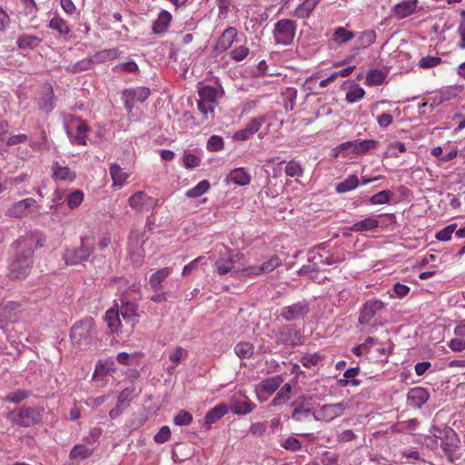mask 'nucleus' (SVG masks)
Masks as SVG:
<instances>
[{
  "mask_svg": "<svg viewBox=\"0 0 465 465\" xmlns=\"http://www.w3.org/2000/svg\"><path fill=\"white\" fill-rule=\"evenodd\" d=\"M121 302L122 304L119 309V313L125 322H130L134 326L137 322L136 318L138 317V305L135 302L127 300H121Z\"/></svg>",
  "mask_w": 465,
  "mask_h": 465,
  "instance_id": "nucleus-22",
  "label": "nucleus"
},
{
  "mask_svg": "<svg viewBox=\"0 0 465 465\" xmlns=\"http://www.w3.org/2000/svg\"><path fill=\"white\" fill-rule=\"evenodd\" d=\"M282 264V260L277 255L271 256L266 262L259 266H249L242 269L244 276L260 275L263 272H271Z\"/></svg>",
  "mask_w": 465,
  "mask_h": 465,
  "instance_id": "nucleus-16",
  "label": "nucleus"
},
{
  "mask_svg": "<svg viewBox=\"0 0 465 465\" xmlns=\"http://www.w3.org/2000/svg\"><path fill=\"white\" fill-rule=\"evenodd\" d=\"M384 303L380 300L367 301L361 309L359 315V323L367 325L373 317L384 308Z\"/></svg>",
  "mask_w": 465,
  "mask_h": 465,
  "instance_id": "nucleus-15",
  "label": "nucleus"
},
{
  "mask_svg": "<svg viewBox=\"0 0 465 465\" xmlns=\"http://www.w3.org/2000/svg\"><path fill=\"white\" fill-rule=\"evenodd\" d=\"M441 63V58L438 56H424L419 60L418 65L420 68L427 69L437 66Z\"/></svg>",
  "mask_w": 465,
  "mask_h": 465,
  "instance_id": "nucleus-52",
  "label": "nucleus"
},
{
  "mask_svg": "<svg viewBox=\"0 0 465 465\" xmlns=\"http://www.w3.org/2000/svg\"><path fill=\"white\" fill-rule=\"evenodd\" d=\"M171 274V269L168 267L162 268L153 272L149 280L152 289L156 292L162 289V282Z\"/></svg>",
  "mask_w": 465,
  "mask_h": 465,
  "instance_id": "nucleus-29",
  "label": "nucleus"
},
{
  "mask_svg": "<svg viewBox=\"0 0 465 465\" xmlns=\"http://www.w3.org/2000/svg\"><path fill=\"white\" fill-rule=\"evenodd\" d=\"M296 22L291 19H281L272 31L276 45H289L292 43L296 33Z\"/></svg>",
  "mask_w": 465,
  "mask_h": 465,
  "instance_id": "nucleus-7",
  "label": "nucleus"
},
{
  "mask_svg": "<svg viewBox=\"0 0 465 465\" xmlns=\"http://www.w3.org/2000/svg\"><path fill=\"white\" fill-rule=\"evenodd\" d=\"M249 53H250V50L248 47L241 45V46L235 47L230 53V57L236 62H241L247 57Z\"/></svg>",
  "mask_w": 465,
  "mask_h": 465,
  "instance_id": "nucleus-55",
  "label": "nucleus"
},
{
  "mask_svg": "<svg viewBox=\"0 0 465 465\" xmlns=\"http://www.w3.org/2000/svg\"><path fill=\"white\" fill-rule=\"evenodd\" d=\"M302 173L303 169L302 165L294 160L290 161L285 166V173L287 176L298 177L302 176Z\"/></svg>",
  "mask_w": 465,
  "mask_h": 465,
  "instance_id": "nucleus-51",
  "label": "nucleus"
},
{
  "mask_svg": "<svg viewBox=\"0 0 465 465\" xmlns=\"http://www.w3.org/2000/svg\"><path fill=\"white\" fill-rule=\"evenodd\" d=\"M292 390V385L285 383L272 401V405L279 406L284 404L291 398Z\"/></svg>",
  "mask_w": 465,
  "mask_h": 465,
  "instance_id": "nucleus-37",
  "label": "nucleus"
},
{
  "mask_svg": "<svg viewBox=\"0 0 465 465\" xmlns=\"http://www.w3.org/2000/svg\"><path fill=\"white\" fill-rule=\"evenodd\" d=\"M94 64V61L91 58L82 59L71 66L66 67V71L71 74H77L80 72H84L89 70Z\"/></svg>",
  "mask_w": 465,
  "mask_h": 465,
  "instance_id": "nucleus-45",
  "label": "nucleus"
},
{
  "mask_svg": "<svg viewBox=\"0 0 465 465\" xmlns=\"http://www.w3.org/2000/svg\"><path fill=\"white\" fill-rule=\"evenodd\" d=\"M16 244L19 252L8 267V276L12 280L25 279L29 274L33 263L32 242L28 244L25 240L19 239Z\"/></svg>",
  "mask_w": 465,
  "mask_h": 465,
  "instance_id": "nucleus-1",
  "label": "nucleus"
},
{
  "mask_svg": "<svg viewBox=\"0 0 465 465\" xmlns=\"http://www.w3.org/2000/svg\"><path fill=\"white\" fill-rule=\"evenodd\" d=\"M238 32L235 27L230 26L226 28L222 35L218 38L216 44L213 46V50L219 54H222L228 50L234 43L237 37Z\"/></svg>",
  "mask_w": 465,
  "mask_h": 465,
  "instance_id": "nucleus-18",
  "label": "nucleus"
},
{
  "mask_svg": "<svg viewBox=\"0 0 465 465\" xmlns=\"http://www.w3.org/2000/svg\"><path fill=\"white\" fill-rule=\"evenodd\" d=\"M84 200V193L80 190H76L66 198L67 205L70 209L78 207Z\"/></svg>",
  "mask_w": 465,
  "mask_h": 465,
  "instance_id": "nucleus-53",
  "label": "nucleus"
},
{
  "mask_svg": "<svg viewBox=\"0 0 465 465\" xmlns=\"http://www.w3.org/2000/svg\"><path fill=\"white\" fill-rule=\"evenodd\" d=\"M150 94L151 92L147 87H137L135 89H126L124 91V95L141 103L144 102L149 97Z\"/></svg>",
  "mask_w": 465,
  "mask_h": 465,
  "instance_id": "nucleus-38",
  "label": "nucleus"
},
{
  "mask_svg": "<svg viewBox=\"0 0 465 465\" xmlns=\"http://www.w3.org/2000/svg\"><path fill=\"white\" fill-rule=\"evenodd\" d=\"M283 379L280 375L268 378L262 381L261 388L262 391L272 394L280 387Z\"/></svg>",
  "mask_w": 465,
  "mask_h": 465,
  "instance_id": "nucleus-39",
  "label": "nucleus"
},
{
  "mask_svg": "<svg viewBox=\"0 0 465 465\" xmlns=\"http://www.w3.org/2000/svg\"><path fill=\"white\" fill-rule=\"evenodd\" d=\"M378 142L373 139L363 141L354 140L341 143L337 149L340 152H344L351 149V153L354 154H363L369 152L371 149L376 148Z\"/></svg>",
  "mask_w": 465,
  "mask_h": 465,
  "instance_id": "nucleus-13",
  "label": "nucleus"
},
{
  "mask_svg": "<svg viewBox=\"0 0 465 465\" xmlns=\"http://www.w3.org/2000/svg\"><path fill=\"white\" fill-rule=\"evenodd\" d=\"M379 226V221L372 218L368 217L361 221H359L355 223H353L351 227H349L350 231L352 232H367V231H372L376 229Z\"/></svg>",
  "mask_w": 465,
  "mask_h": 465,
  "instance_id": "nucleus-30",
  "label": "nucleus"
},
{
  "mask_svg": "<svg viewBox=\"0 0 465 465\" xmlns=\"http://www.w3.org/2000/svg\"><path fill=\"white\" fill-rule=\"evenodd\" d=\"M110 174L115 186H122L128 178V174L123 172V169L115 163L110 166Z\"/></svg>",
  "mask_w": 465,
  "mask_h": 465,
  "instance_id": "nucleus-36",
  "label": "nucleus"
},
{
  "mask_svg": "<svg viewBox=\"0 0 465 465\" xmlns=\"http://www.w3.org/2000/svg\"><path fill=\"white\" fill-rule=\"evenodd\" d=\"M457 227L456 223L450 224L436 233V239L446 242L450 240L452 233Z\"/></svg>",
  "mask_w": 465,
  "mask_h": 465,
  "instance_id": "nucleus-56",
  "label": "nucleus"
},
{
  "mask_svg": "<svg viewBox=\"0 0 465 465\" xmlns=\"http://www.w3.org/2000/svg\"><path fill=\"white\" fill-rule=\"evenodd\" d=\"M171 437V430L168 426H163L154 436V441L158 444H163L169 440Z\"/></svg>",
  "mask_w": 465,
  "mask_h": 465,
  "instance_id": "nucleus-60",
  "label": "nucleus"
},
{
  "mask_svg": "<svg viewBox=\"0 0 465 465\" xmlns=\"http://www.w3.org/2000/svg\"><path fill=\"white\" fill-rule=\"evenodd\" d=\"M393 196L392 192L390 190H384L381 192H379L372 195L370 198V203L371 204H384L390 203L391 197Z\"/></svg>",
  "mask_w": 465,
  "mask_h": 465,
  "instance_id": "nucleus-48",
  "label": "nucleus"
},
{
  "mask_svg": "<svg viewBox=\"0 0 465 465\" xmlns=\"http://www.w3.org/2000/svg\"><path fill=\"white\" fill-rule=\"evenodd\" d=\"M86 132H87V126L81 123L76 127V134L74 138V141L77 144L84 145L86 143L85 138H86Z\"/></svg>",
  "mask_w": 465,
  "mask_h": 465,
  "instance_id": "nucleus-58",
  "label": "nucleus"
},
{
  "mask_svg": "<svg viewBox=\"0 0 465 465\" xmlns=\"http://www.w3.org/2000/svg\"><path fill=\"white\" fill-rule=\"evenodd\" d=\"M16 43L20 49H34L40 45L41 39L35 35L24 34L18 36Z\"/></svg>",
  "mask_w": 465,
  "mask_h": 465,
  "instance_id": "nucleus-31",
  "label": "nucleus"
},
{
  "mask_svg": "<svg viewBox=\"0 0 465 465\" xmlns=\"http://www.w3.org/2000/svg\"><path fill=\"white\" fill-rule=\"evenodd\" d=\"M422 444L430 450H436L440 446L439 439L435 438L433 434L431 436L426 435L423 437Z\"/></svg>",
  "mask_w": 465,
  "mask_h": 465,
  "instance_id": "nucleus-63",
  "label": "nucleus"
},
{
  "mask_svg": "<svg viewBox=\"0 0 465 465\" xmlns=\"http://www.w3.org/2000/svg\"><path fill=\"white\" fill-rule=\"evenodd\" d=\"M104 321L106 322L107 327L110 329L111 332L117 333L119 331L121 320L118 304H115L114 307L106 311Z\"/></svg>",
  "mask_w": 465,
  "mask_h": 465,
  "instance_id": "nucleus-23",
  "label": "nucleus"
},
{
  "mask_svg": "<svg viewBox=\"0 0 465 465\" xmlns=\"http://www.w3.org/2000/svg\"><path fill=\"white\" fill-rule=\"evenodd\" d=\"M346 409L343 402L334 404H323L319 410L313 411L312 417L315 420L329 422L337 417L341 416Z\"/></svg>",
  "mask_w": 465,
  "mask_h": 465,
  "instance_id": "nucleus-11",
  "label": "nucleus"
},
{
  "mask_svg": "<svg viewBox=\"0 0 465 465\" xmlns=\"http://www.w3.org/2000/svg\"><path fill=\"white\" fill-rule=\"evenodd\" d=\"M354 37V34L344 27H338L334 30L333 40L339 44H345Z\"/></svg>",
  "mask_w": 465,
  "mask_h": 465,
  "instance_id": "nucleus-47",
  "label": "nucleus"
},
{
  "mask_svg": "<svg viewBox=\"0 0 465 465\" xmlns=\"http://www.w3.org/2000/svg\"><path fill=\"white\" fill-rule=\"evenodd\" d=\"M263 119L252 118L246 124L245 128L234 133L233 139L238 141H245L257 133L262 124Z\"/></svg>",
  "mask_w": 465,
  "mask_h": 465,
  "instance_id": "nucleus-21",
  "label": "nucleus"
},
{
  "mask_svg": "<svg viewBox=\"0 0 465 465\" xmlns=\"http://www.w3.org/2000/svg\"><path fill=\"white\" fill-rule=\"evenodd\" d=\"M38 107L43 112L49 114L53 111L54 105V94L51 84H45L41 91L38 100Z\"/></svg>",
  "mask_w": 465,
  "mask_h": 465,
  "instance_id": "nucleus-19",
  "label": "nucleus"
},
{
  "mask_svg": "<svg viewBox=\"0 0 465 465\" xmlns=\"http://www.w3.org/2000/svg\"><path fill=\"white\" fill-rule=\"evenodd\" d=\"M158 200H154L144 192H137L128 199V203L132 209L138 213L148 212L157 205Z\"/></svg>",
  "mask_w": 465,
  "mask_h": 465,
  "instance_id": "nucleus-12",
  "label": "nucleus"
},
{
  "mask_svg": "<svg viewBox=\"0 0 465 465\" xmlns=\"http://www.w3.org/2000/svg\"><path fill=\"white\" fill-rule=\"evenodd\" d=\"M43 409L22 407L10 412V419L21 427H31L41 421Z\"/></svg>",
  "mask_w": 465,
  "mask_h": 465,
  "instance_id": "nucleus-5",
  "label": "nucleus"
},
{
  "mask_svg": "<svg viewBox=\"0 0 465 465\" xmlns=\"http://www.w3.org/2000/svg\"><path fill=\"white\" fill-rule=\"evenodd\" d=\"M461 22L458 26V35L460 38V41L458 44V46L460 49H465V10L460 11Z\"/></svg>",
  "mask_w": 465,
  "mask_h": 465,
  "instance_id": "nucleus-62",
  "label": "nucleus"
},
{
  "mask_svg": "<svg viewBox=\"0 0 465 465\" xmlns=\"http://www.w3.org/2000/svg\"><path fill=\"white\" fill-rule=\"evenodd\" d=\"M359 185V179L355 174L348 176L344 181L337 183L336 192L338 193H344L350 192Z\"/></svg>",
  "mask_w": 465,
  "mask_h": 465,
  "instance_id": "nucleus-34",
  "label": "nucleus"
},
{
  "mask_svg": "<svg viewBox=\"0 0 465 465\" xmlns=\"http://www.w3.org/2000/svg\"><path fill=\"white\" fill-rule=\"evenodd\" d=\"M224 146L223 140L221 136L213 135L208 139L206 148L210 152H218Z\"/></svg>",
  "mask_w": 465,
  "mask_h": 465,
  "instance_id": "nucleus-54",
  "label": "nucleus"
},
{
  "mask_svg": "<svg viewBox=\"0 0 465 465\" xmlns=\"http://www.w3.org/2000/svg\"><path fill=\"white\" fill-rule=\"evenodd\" d=\"M99 61L114 60L119 56V51L116 48L105 49L96 54Z\"/></svg>",
  "mask_w": 465,
  "mask_h": 465,
  "instance_id": "nucleus-59",
  "label": "nucleus"
},
{
  "mask_svg": "<svg viewBox=\"0 0 465 465\" xmlns=\"http://www.w3.org/2000/svg\"><path fill=\"white\" fill-rule=\"evenodd\" d=\"M228 412V407L225 403H220L211 409L204 417V425L208 428L217 422Z\"/></svg>",
  "mask_w": 465,
  "mask_h": 465,
  "instance_id": "nucleus-25",
  "label": "nucleus"
},
{
  "mask_svg": "<svg viewBox=\"0 0 465 465\" xmlns=\"http://www.w3.org/2000/svg\"><path fill=\"white\" fill-rule=\"evenodd\" d=\"M29 393L24 390H17L6 395L5 401L9 402L18 403L26 398H28Z\"/></svg>",
  "mask_w": 465,
  "mask_h": 465,
  "instance_id": "nucleus-57",
  "label": "nucleus"
},
{
  "mask_svg": "<svg viewBox=\"0 0 465 465\" xmlns=\"http://www.w3.org/2000/svg\"><path fill=\"white\" fill-rule=\"evenodd\" d=\"M310 312V304L307 301L302 300L282 308L278 317L286 322L302 320Z\"/></svg>",
  "mask_w": 465,
  "mask_h": 465,
  "instance_id": "nucleus-9",
  "label": "nucleus"
},
{
  "mask_svg": "<svg viewBox=\"0 0 465 465\" xmlns=\"http://www.w3.org/2000/svg\"><path fill=\"white\" fill-rule=\"evenodd\" d=\"M193 421V415L184 410H181L174 417L173 423L178 426H188Z\"/></svg>",
  "mask_w": 465,
  "mask_h": 465,
  "instance_id": "nucleus-50",
  "label": "nucleus"
},
{
  "mask_svg": "<svg viewBox=\"0 0 465 465\" xmlns=\"http://www.w3.org/2000/svg\"><path fill=\"white\" fill-rule=\"evenodd\" d=\"M430 398L429 391L422 387H415L409 391L407 401L414 408H420L428 401Z\"/></svg>",
  "mask_w": 465,
  "mask_h": 465,
  "instance_id": "nucleus-20",
  "label": "nucleus"
},
{
  "mask_svg": "<svg viewBox=\"0 0 465 465\" xmlns=\"http://www.w3.org/2000/svg\"><path fill=\"white\" fill-rule=\"evenodd\" d=\"M134 391V387H128L123 390L117 399L116 405L127 409L130 406L131 396Z\"/></svg>",
  "mask_w": 465,
  "mask_h": 465,
  "instance_id": "nucleus-49",
  "label": "nucleus"
},
{
  "mask_svg": "<svg viewBox=\"0 0 465 465\" xmlns=\"http://www.w3.org/2000/svg\"><path fill=\"white\" fill-rule=\"evenodd\" d=\"M95 333L94 320L92 317H87L74 324L70 331V338L74 343L79 346L87 345Z\"/></svg>",
  "mask_w": 465,
  "mask_h": 465,
  "instance_id": "nucleus-4",
  "label": "nucleus"
},
{
  "mask_svg": "<svg viewBox=\"0 0 465 465\" xmlns=\"http://www.w3.org/2000/svg\"><path fill=\"white\" fill-rule=\"evenodd\" d=\"M234 352L241 359H250L254 353V346L249 341H241L234 346Z\"/></svg>",
  "mask_w": 465,
  "mask_h": 465,
  "instance_id": "nucleus-33",
  "label": "nucleus"
},
{
  "mask_svg": "<svg viewBox=\"0 0 465 465\" xmlns=\"http://www.w3.org/2000/svg\"><path fill=\"white\" fill-rule=\"evenodd\" d=\"M49 27L57 31L62 35H65L70 33V28L66 22L60 16H54L53 19H51Z\"/></svg>",
  "mask_w": 465,
  "mask_h": 465,
  "instance_id": "nucleus-44",
  "label": "nucleus"
},
{
  "mask_svg": "<svg viewBox=\"0 0 465 465\" xmlns=\"http://www.w3.org/2000/svg\"><path fill=\"white\" fill-rule=\"evenodd\" d=\"M94 242L92 238L85 237L81 240V246L67 250L64 254L66 264H79L88 260L94 251Z\"/></svg>",
  "mask_w": 465,
  "mask_h": 465,
  "instance_id": "nucleus-8",
  "label": "nucleus"
},
{
  "mask_svg": "<svg viewBox=\"0 0 465 465\" xmlns=\"http://www.w3.org/2000/svg\"><path fill=\"white\" fill-rule=\"evenodd\" d=\"M53 178L55 181L73 182L76 174L68 166H62L58 163H54L52 166Z\"/></svg>",
  "mask_w": 465,
  "mask_h": 465,
  "instance_id": "nucleus-26",
  "label": "nucleus"
},
{
  "mask_svg": "<svg viewBox=\"0 0 465 465\" xmlns=\"http://www.w3.org/2000/svg\"><path fill=\"white\" fill-rule=\"evenodd\" d=\"M282 446L286 449L292 451L299 450L302 448L301 442L293 437L287 438L283 443H282Z\"/></svg>",
  "mask_w": 465,
  "mask_h": 465,
  "instance_id": "nucleus-64",
  "label": "nucleus"
},
{
  "mask_svg": "<svg viewBox=\"0 0 465 465\" xmlns=\"http://www.w3.org/2000/svg\"><path fill=\"white\" fill-rule=\"evenodd\" d=\"M254 404L250 401H235L230 405V410L232 413L236 415H245L251 413L254 408Z\"/></svg>",
  "mask_w": 465,
  "mask_h": 465,
  "instance_id": "nucleus-35",
  "label": "nucleus"
},
{
  "mask_svg": "<svg viewBox=\"0 0 465 465\" xmlns=\"http://www.w3.org/2000/svg\"><path fill=\"white\" fill-rule=\"evenodd\" d=\"M217 89L210 85H205L200 88L198 92L200 99L208 103L212 102L215 104H217Z\"/></svg>",
  "mask_w": 465,
  "mask_h": 465,
  "instance_id": "nucleus-41",
  "label": "nucleus"
},
{
  "mask_svg": "<svg viewBox=\"0 0 465 465\" xmlns=\"http://www.w3.org/2000/svg\"><path fill=\"white\" fill-rule=\"evenodd\" d=\"M144 243L145 240L143 239V232L139 230L133 229L129 233L127 251L129 259L135 266H140L143 262Z\"/></svg>",
  "mask_w": 465,
  "mask_h": 465,
  "instance_id": "nucleus-6",
  "label": "nucleus"
},
{
  "mask_svg": "<svg viewBox=\"0 0 465 465\" xmlns=\"http://www.w3.org/2000/svg\"><path fill=\"white\" fill-rule=\"evenodd\" d=\"M306 397L301 398V401H295L292 403V406L294 407V410L292 413V419L296 421H302L306 420L308 417L312 416L313 411H312L308 408H303L304 401Z\"/></svg>",
  "mask_w": 465,
  "mask_h": 465,
  "instance_id": "nucleus-27",
  "label": "nucleus"
},
{
  "mask_svg": "<svg viewBox=\"0 0 465 465\" xmlns=\"http://www.w3.org/2000/svg\"><path fill=\"white\" fill-rule=\"evenodd\" d=\"M227 178L233 183L245 186L251 183V175L244 168H235L230 172Z\"/></svg>",
  "mask_w": 465,
  "mask_h": 465,
  "instance_id": "nucleus-28",
  "label": "nucleus"
},
{
  "mask_svg": "<svg viewBox=\"0 0 465 465\" xmlns=\"http://www.w3.org/2000/svg\"><path fill=\"white\" fill-rule=\"evenodd\" d=\"M37 202L34 198H25L15 202L6 210L5 215L11 218L20 219L37 211Z\"/></svg>",
  "mask_w": 465,
  "mask_h": 465,
  "instance_id": "nucleus-10",
  "label": "nucleus"
},
{
  "mask_svg": "<svg viewBox=\"0 0 465 465\" xmlns=\"http://www.w3.org/2000/svg\"><path fill=\"white\" fill-rule=\"evenodd\" d=\"M210 188V183L207 180L201 181L196 186L188 190L185 195L189 198H196L203 195Z\"/></svg>",
  "mask_w": 465,
  "mask_h": 465,
  "instance_id": "nucleus-46",
  "label": "nucleus"
},
{
  "mask_svg": "<svg viewBox=\"0 0 465 465\" xmlns=\"http://www.w3.org/2000/svg\"><path fill=\"white\" fill-rule=\"evenodd\" d=\"M430 431L435 438L439 439L440 447L450 462H454L460 459L455 453L460 447V440L458 433L452 428L446 426L440 429L433 426Z\"/></svg>",
  "mask_w": 465,
  "mask_h": 465,
  "instance_id": "nucleus-2",
  "label": "nucleus"
},
{
  "mask_svg": "<svg viewBox=\"0 0 465 465\" xmlns=\"http://www.w3.org/2000/svg\"><path fill=\"white\" fill-rule=\"evenodd\" d=\"M386 78V74L378 69L371 70L368 72L366 75V84L368 85H380L381 84Z\"/></svg>",
  "mask_w": 465,
  "mask_h": 465,
  "instance_id": "nucleus-42",
  "label": "nucleus"
},
{
  "mask_svg": "<svg viewBox=\"0 0 465 465\" xmlns=\"http://www.w3.org/2000/svg\"><path fill=\"white\" fill-rule=\"evenodd\" d=\"M201 159L193 153H184L183 163L186 168H195L200 165Z\"/></svg>",
  "mask_w": 465,
  "mask_h": 465,
  "instance_id": "nucleus-61",
  "label": "nucleus"
},
{
  "mask_svg": "<svg viewBox=\"0 0 465 465\" xmlns=\"http://www.w3.org/2000/svg\"><path fill=\"white\" fill-rule=\"evenodd\" d=\"M365 91L359 84H352L346 94V101L354 104L363 98Z\"/></svg>",
  "mask_w": 465,
  "mask_h": 465,
  "instance_id": "nucleus-43",
  "label": "nucleus"
},
{
  "mask_svg": "<svg viewBox=\"0 0 465 465\" xmlns=\"http://www.w3.org/2000/svg\"><path fill=\"white\" fill-rule=\"evenodd\" d=\"M172 20V15L166 11L162 10L157 19L153 22L152 30L155 35H162L166 32Z\"/></svg>",
  "mask_w": 465,
  "mask_h": 465,
  "instance_id": "nucleus-24",
  "label": "nucleus"
},
{
  "mask_svg": "<svg viewBox=\"0 0 465 465\" xmlns=\"http://www.w3.org/2000/svg\"><path fill=\"white\" fill-rule=\"evenodd\" d=\"M376 32L374 30H367L361 32L356 41V48L363 49L371 45L376 41Z\"/></svg>",
  "mask_w": 465,
  "mask_h": 465,
  "instance_id": "nucleus-32",
  "label": "nucleus"
},
{
  "mask_svg": "<svg viewBox=\"0 0 465 465\" xmlns=\"http://www.w3.org/2000/svg\"><path fill=\"white\" fill-rule=\"evenodd\" d=\"M276 337L279 342L286 346L295 347L302 342L300 331L292 325H283L280 327Z\"/></svg>",
  "mask_w": 465,
  "mask_h": 465,
  "instance_id": "nucleus-14",
  "label": "nucleus"
},
{
  "mask_svg": "<svg viewBox=\"0 0 465 465\" xmlns=\"http://www.w3.org/2000/svg\"><path fill=\"white\" fill-rule=\"evenodd\" d=\"M93 455V450L88 449L83 444H77L70 451L71 460H85Z\"/></svg>",
  "mask_w": 465,
  "mask_h": 465,
  "instance_id": "nucleus-40",
  "label": "nucleus"
},
{
  "mask_svg": "<svg viewBox=\"0 0 465 465\" xmlns=\"http://www.w3.org/2000/svg\"><path fill=\"white\" fill-rule=\"evenodd\" d=\"M242 254L222 245L219 250V256L214 262L216 272L223 275L231 272L232 274L242 273V270L235 269V262Z\"/></svg>",
  "mask_w": 465,
  "mask_h": 465,
  "instance_id": "nucleus-3",
  "label": "nucleus"
},
{
  "mask_svg": "<svg viewBox=\"0 0 465 465\" xmlns=\"http://www.w3.org/2000/svg\"><path fill=\"white\" fill-rule=\"evenodd\" d=\"M418 0H402L395 5L391 10L392 15L398 19H404L419 10Z\"/></svg>",
  "mask_w": 465,
  "mask_h": 465,
  "instance_id": "nucleus-17",
  "label": "nucleus"
}]
</instances>
